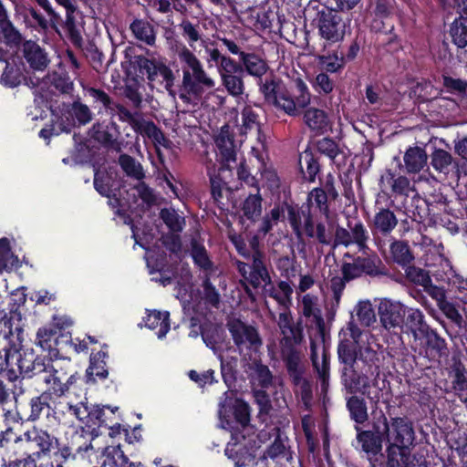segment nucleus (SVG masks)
I'll return each instance as SVG.
<instances>
[{
    "mask_svg": "<svg viewBox=\"0 0 467 467\" xmlns=\"http://www.w3.org/2000/svg\"><path fill=\"white\" fill-rule=\"evenodd\" d=\"M371 416V430L361 431L356 427L357 441L362 451L365 452L370 467H378V462L383 458V441L387 444L389 442L392 433L399 430L407 417H393L389 420L381 410H373Z\"/></svg>",
    "mask_w": 467,
    "mask_h": 467,
    "instance_id": "nucleus-3",
    "label": "nucleus"
},
{
    "mask_svg": "<svg viewBox=\"0 0 467 467\" xmlns=\"http://www.w3.org/2000/svg\"><path fill=\"white\" fill-rule=\"evenodd\" d=\"M302 314L306 317H312L318 327L319 335L317 339L310 338V356L316 372L321 381L322 390H326L329 377L328 354L325 349L322 326L324 320L321 310L318 307V298L316 296L306 294L301 300Z\"/></svg>",
    "mask_w": 467,
    "mask_h": 467,
    "instance_id": "nucleus-4",
    "label": "nucleus"
},
{
    "mask_svg": "<svg viewBox=\"0 0 467 467\" xmlns=\"http://www.w3.org/2000/svg\"><path fill=\"white\" fill-rule=\"evenodd\" d=\"M36 454L31 452H25L21 457L16 458H2L3 467H44L42 464L37 465Z\"/></svg>",
    "mask_w": 467,
    "mask_h": 467,
    "instance_id": "nucleus-53",
    "label": "nucleus"
},
{
    "mask_svg": "<svg viewBox=\"0 0 467 467\" xmlns=\"http://www.w3.org/2000/svg\"><path fill=\"white\" fill-rule=\"evenodd\" d=\"M263 294L265 296L274 298L282 307L288 308L291 304L293 288L286 281H280L275 287L271 280L269 284L264 285Z\"/></svg>",
    "mask_w": 467,
    "mask_h": 467,
    "instance_id": "nucleus-22",
    "label": "nucleus"
},
{
    "mask_svg": "<svg viewBox=\"0 0 467 467\" xmlns=\"http://www.w3.org/2000/svg\"><path fill=\"white\" fill-rule=\"evenodd\" d=\"M398 224L395 213L389 209H380L375 213L372 224V233H379L383 235L390 234Z\"/></svg>",
    "mask_w": 467,
    "mask_h": 467,
    "instance_id": "nucleus-24",
    "label": "nucleus"
},
{
    "mask_svg": "<svg viewBox=\"0 0 467 467\" xmlns=\"http://www.w3.org/2000/svg\"><path fill=\"white\" fill-rule=\"evenodd\" d=\"M160 216L164 222V223L169 227L171 231L173 233H178L182 231L183 226L185 224L184 218L179 215L175 210L164 208L161 209L160 213Z\"/></svg>",
    "mask_w": 467,
    "mask_h": 467,
    "instance_id": "nucleus-55",
    "label": "nucleus"
},
{
    "mask_svg": "<svg viewBox=\"0 0 467 467\" xmlns=\"http://www.w3.org/2000/svg\"><path fill=\"white\" fill-rule=\"evenodd\" d=\"M404 163L409 173H417L427 164V153L420 147H410L404 154Z\"/></svg>",
    "mask_w": 467,
    "mask_h": 467,
    "instance_id": "nucleus-29",
    "label": "nucleus"
},
{
    "mask_svg": "<svg viewBox=\"0 0 467 467\" xmlns=\"http://www.w3.org/2000/svg\"><path fill=\"white\" fill-rule=\"evenodd\" d=\"M218 416L222 429H233L234 420L245 427L250 420L249 407L242 400L235 399L232 392L226 391L219 402Z\"/></svg>",
    "mask_w": 467,
    "mask_h": 467,
    "instance_id": "nucleus-10",
    "label": "nucleus"
},
{
    "mask_svg": "<svg viewBox=\"0 0 467 467\" xmlns=\"http://www.w3.org/2000/svg\"><path fill=\"white\" fill-rule=\"evenodd\" d=\"M286 212L289 223L294 233L297 237H301L303 233L306 234L307 227L313 221L309 207L299 209L292 205H286Z\"/></svg>",
    "mask_w": 467,
    "mask_h": 467,
    "instance_id": "nucleus-18",
    "label": "nucleus"
},
{
    "mask_svg": "<svg viewBox=\"0 0 467 467\" xmlns=\"http://www.w3.org/2000/svg\"><path fill=\"white\" fill-rule=\"evenodd\" d=\"M277 326L284 338L294 344H300L303 338L301 331L294 326L293 317L288 308L279 313Z\"/></svg>",
    "mask_w": 467,
    "mask_h": 467,
    "instance_id": "nucleus-23",
    "label": "nucleus"
},
{
    "mask_svg": "<svg viewBox=\"0 0 467 467\" xmlns=\"http://www.w3.org/2000/svg\"><path fill=\"white\" fill-rule=\"evenodd\" d=\"M314 23L318 28L320 36L329 44L343 40L345 25L342 18L335 11L322 7L317 11Z\"/></svg>",
    "mask_w": 467,
    "mask_h": 467,
    "instance_id": "nucleus-12",
    "label": "nucleus"
},
{
    "mask_svg": "<svg viewBox=\"0 0 467 467\" xmlns=\"http://www.w3.org/2000/svg\"><path fill=\"white\" fill-rule=\"evenodd\" d=\"M421 340L425 341L427 350L426 352L433 358H441L447 356V345L443 338H441L434 330L429 328L421 335Z\"/></svg>",
    "mask_w": 467,
    "mask_h": 467,
    "instance_id": "nucleus-30",
    "label": "nucleus"
},
{
    "mask_svg": "<svg viewBox=\"0 0 467 467\" xmlns=\"http://www.w3.org/2000/svg\"><path fill=\"white\" fill-rule=\"evenodd\" d=\"M382 187H390L392 192L397 194L408 195L411 190L410 182L405 176H396L394 171L387 170L380 178Z\"/></svg>",
    "mask_w": 467,
    "mask_h": 467,
    "instance_id": "nucleus-27",
    "label": "nucleus"
},
{
    "mask_svg": "<svg viewBox=\"0 0 467 467\" xmlns=\"http://www.w3.org/2000/svg\"><path fill=\"white\" fill-rule=\"evenodd\" d=\"M358 325L350 320L339 332L338 359L344 364L341 380L349 393H361L378 403L380 387V354L378 344L368 341Z\"/></svg>",
    "mask_w": 467,
    "mask_h": 467,
    "instance_id": "nucleus-1",
    "label": "nucleus"
},
{
    "mask_svg": "<svg viewBox=\"0 0 467 467\" xmlns=\"http://www.w3.org/2000/svg\"><path fill=\"white\" fill-rule=\"evenodd\" d=\"M92 137L105 145H113L117 140V127L115 123L107 125L97 123L92 127Z\"/></svg>",
    "mask_w": 467,
    "mask_h": 467,
    "instance_id": "nucleus-35",
    "label": "nucleus"
},
{
    "mask_svg": "<svg viewBox=\"0 0 467 467\" xmlns=\"http://www.w3.org/2000/svg\"><path fill=\"white\" fill-rule=\"evenodd\" d=\"M103 460L109 467H125L129 463L128 457L119 446L107 447L103 452Z\"/></svg>",
    "mask_w": 467,
    "mask_h": 467,
    "instance_id": "nucleus-45",
    "label": "nucleus"
},
{
    "mask_svg": "<svg viewBox=\"0 0 467 467\" xmlns=\"http://www.w3.org/2000/svg\"><path fill=\"white\" fill-rule=\"evenodd\" d=\"M119 164L123 171L130 177L141 180L144 177L142 166L132 157L122 154L119 156Z\"/></svg>",
    "mask_w": 467,
    "mask_h": 467,
    "instance_id": "nucleus-57",
    "label": "nucleus"
},
{
    "mask_svg": "<svg viewBox=\"0 0 467 467\" xmlns=\"http://www.w3.org/2000/svg\"><path fill=\"white\" fill-rule=\"evenodd\" d=\"M44 361V358H35L33 353L20 352L19 377L38 379Z\"/></svg>",
    "mask_w": 467,
    "mask_h": 467,
    "instance_id": "nucleus-26",
    "label": "nucleus"
},
{
    "mask_svg": "<svg viewBox=\"0 0 467 467\" xmlns=\"http://www.w3.org/2000/svg\"><path fill=\"white\" fill-rule=\"evenodd\" d=\"M53 394H48V391L45 390L41 395L34 397L30 400V414L28 420L35 421L38 420L43 412L49 410L48 399Z\"/></svg>",
    "mask_w": 467,
    "mask_h": 467,
    "instance_id": "nucleus-44",
    "label": "nucleus"
},
{
    "mask_svg": "<svg viewBox=\"0 0 467 467\" xmlns=\"http://www.w3.org/2000/svg\"><path fill=\"white\" fill-rule=\"evenodd\" d=\"M170 313L167 311H151L150 312L144 319L145 326L150 329H157L159 328L157 334L158 338H163L168 331L170 330Z\"/></svg>",
    "mask_w": 467,
    "mask_h": 467,
    "instance_id": "nucleus-28",
    "label": "nucleus"
},
{
    "mask_svg": "<svg viewBox=\"0 0 467 467\" xmlns=\"http://www.w3.org/2000/svg\"><path fill=\"white\" fill-rule=\"evenodd\" d=\"M191 255L200 268L204 270L212 268L213 264L209 259L205 247L196 240H192L191 243Z\"/></svg>",
    "mask_w": 467,
    "mask_h": 467,
    "instance_id": "nucleus-54",
    "label": "nucleus"
},
{
    "mask_svg": "<svg viewBox=\"0 0 467 467\" xmlns=\"http://www.w3.org/2000/svg\"><path fill=\"white\" fill-rule=\"evenodd\" d=\"M42 8L47 13V18L44 17L35 9H31L30 15L33 19L42 29H47L49 27L57 28V26L62 20L60 15L54 10L50 2H47V4H46Z\"/></svg>",
    "mask_w": 467,
    "mask_h": 467,
    "instance_id": "nucleus-32",
    "label": "nucleus"
},
{
    "mask_svg": "<svg viewBox=\"0 0 467 467\" xmlns=\"http://www.w3.org/2000/svg\"><path fill=\"white\" fill-rule=\"evenodd\" d=\"M282 356L291 378L303 374L300 368V354L297 350L294 348H285L282 351Z\"/></svg>",
    "mask_w": 467,
    "mask_h": 467,
    "instance_id": "nucleus-47",
    "label": "nucleus"
},
{
    "mask_svg": "<svg viewBox=\"0 0 467 467\" xmlns=\"http://www.w3.org/2000/svg\"><path fill=\"white\" fill-rule=\"evenodd\" d=\"M243 74V68L236 61L234 66L226 67L219 73L222 85L229 95L240 97L244 93L245 86Z\"/></svg>",
    "mask_w": 467,
    "mask_h": 467,
    "instance_id": "nucleus-15",
    "label": "nucleus"
},
{
    "mask_svg": "<svg viewBox=\"0 0 467 467\" xmlns=\"http://www.w3.org/2000/svg\"><path fill=\"white\" fill-rule=\"evenodd\" d=\"M389 252L393 262L400 265H408L413 259L409 245L402 241L392 242L389 246Z\"/></svg>",
    "mask_w": 467,
    "mask_h": 467,
    "instance_id": "nucleus-41",
    "label": "nucleus"
},
{
    "mask_svg": "<svg viewBox=\"0 0 467 467\" xmlns=\"http://www.w3.org/2000/svg\"><path fill=\"white\" fill-rule=\"evenodd\" d=\"M15 444L19 450H36L31 453L40 459L58 447V439L46 430L33 427L16 437Z\"/></svg>",
    "mask_w": 467,
    "mask_h": 467,
    "instance_id": "nucleus-9",
    "label": "nucleus"
},
{
    "mask_svg": "<svg viewBox=\"0 0 467 467\" xmlns=\"http://www.w3.org/2000/svg\"><path fill=\"white\" fill-rule=\"evenodd\" d=\"M452 163L451 155L444 150H436L431 156L432 167L444 174H448Z\"/></svg>",
    "mask_w": 467,
    "mask_h": 467,
    "instance_id": "nucleus-56",
    "label": "nucleus"
},
{
    "mask_svg": "<svg viewBox=\"0 0 467 467\" xmlns=\"http://www.w3.org/2000/svg\"><path fill=\"white\" fill-rule=\"evenodd\" d=\"M387 445V463L383 465L382 459L378 462V467H408L410 459V447L415 441L413 423L408 418L394 431Z\"/></svg>",
    "mask_w": 467,
    "mask_h": 467,
    "instance_id": "nucleus-6",
    "label": "nucleus"
},
{
    "mask_svg": "<svg viewBox=\"0 0 467 467\" xmlns=\"http://www.w3.org/2000/svg\"><path fill=\"white\" fill-rule=\"evenodd\" d=\"M140 130L142 135L150 138L156 145L169 147L170 140L165 138L162 131L153 122L148 121L141 124Z\"/></svg>",
    "mask_w": 467,
    "mask_h": 467,
    "instance_id": "nucleus-51",
    "label": "nucleus"
},
{
    "mask_svg": "<svg viewBox=\"0 0 467 467\" xmlns=\"http://www.w3.org/2000/svg\"><path fill=\"white\" fill-rule=\"evenodd\" d=\"M404 322L416 342L421 341V335L430 328L424 321L423 313L419 309L407 308Z\"/></svg>",
    "mask_w": 467,
    "mask_h": 467,
    "instance_id": "nucleus-25",
    "label": "nucleus"
},
{
    "mask_svg": "<svg viewBox=\"0 0 467 467\" xmlns=\"http://www.w3.org/2000/svg\"><path fill=\"white\" fill-rule=\"evenodd\" d=\"M137 65L139 72L142 76H146L150 87H162L171 96H174L175 76L173 71L162 60L138 57Z\"/></svg>",
    "mask_w": 467,
    "mask_h": 467,
    "instance_id": "nucleus-8",
    "label": "nucleus"
},
{
    "mask_svg": "<svg viewBox=\"0 0 467 467\" xmlns=\"http://www.w3.org/2000/svg\"><path fill=\"white\" fill-rule=\"evenodd\" d=\"M20 351L14 348L1 350L0 375L9 381H15L19 378Z\"/></svg>",
    "mask_w": 467,
    "mask_h": 467,
    "instance_id": "nucleus-17",
    "label": "nucleus"
},
{
    "mask_svg": "<svg viewBox=\"0 0 467 467\" xmlns=\"http://www.w3.org/2000/svg\"><path fill=\"white\" fill-rule=\"evenodd\" d=\"M84 15L78 7L66 12L64 29L69 40L76 47H81L84 31Z\"/></svg>",
    "mask_w": 467,
    "mask_h": 467,
    "instance_id": "nucleus-16",
    "label": "nucleus"
},
{
    "mask_svg": "<svg viewBox=\"0 0 467 467\" xmlns=\"http://www.w3.org/2000/svg\"><path fill=\"white\" fill-rule=\"evenodd\" d=\"M218 154L222 161L225 162V166H229L230 162L236 161V147L234 139L229 131L228 126H223L215 139Z\"/></svg>",
    "mask_w": 467,
    "mask_h": 467,
    "instance_id": "nucleus-19",
    "label": "nucleus"
},
{
    "mask_svg": "<svg viewBox=\"0 0 467 467\" xmlns=\"http://www.w3.org/2000/svg\"><path fill=\"white\" fill-rule=\"evenodd\" d=\"M257 86L265 100L269 104H272L284 88L282 81L274 75L265 78L262 77L258 79Z\"/></svg>",
    "mask_w": 467,
    "mask_h": 467,
    "instance_id": "nucleus-31",
    "label": "nucleus"
},
{
    "mask_svg": "<svg viewBox=\"0 0 467 467\" xmlns=\"http://www.w3.org/2000/svg\"><path fill=\"white\" fill-rule=\"evenodd\" d=\"M179 27L182 37L189 45L187 47L181 44L176 49L182 73L179 98L183 103L195 106L206 92L215 88L216 81L205 71L201 60L190 49V47L193 48L198 41H202V45L205 43L202 37L200 25L183 19Z\"/></svg>",
    "mask_w": 467,
    "mask_h": 467,
    "instance_id": "nucleus-2",
    "label": "nucleus"
},
{
    "mask_svg": "<svg viewBox=\"0 0 467 467\" xmlns=\"http://www.w3.org/2000/svg\"><path fill=\"white\" fill-rule=\"evenodd\" d=\"M442 84L448 92L456 95L462 103L467 105V81L461 78L443 76Z\"/></svg>",
    "mask_w": 467,
    "mask_h": 467,
    "instance_id": "nucleus-40",
    "label": "nucleus"
},
{
    "mask_svg": "<svg viewBox=\"0 0 467 467\" xmlns=\"http://www.w3.org/2000/svg\"><path fill=\"white\" fill-rule=\"evenodd\" d=\"M316 206L319 212L328 217L327 195L322 188H314L307 196V207Z\"/></svg>",
    "mask_w": 467,
    "mask_h": 467,
    "instance_id": "nucleus-48",
    "label": "nucleus"
},
{
    "mask_svg": "<svg viewBox=\"0 0 467 467\" xmlns=\"http://www.w3.org/2000/svg\"><path fill=\"white\" fill-rule=\"evenodd\" d=\"M352 279H346L345 275L342 276H334L330 281V289L332 292V303H331V310L336 311L339 306L341 296L343 291L346 287V283L351 281Z\"/></svg>",
    "mask_w": 467,
    "mask_h": 467,
    "instance_id": "nucleus-60",
    "label": "nucleus"
},
{
    "mask_svg": "<svg viewBox=\"0 0 467 467\" xmlns=\"http://www.w3.org/2000/svg\"><path fill=\"white\" fill-rule=\"evenodd\" d=\"M228 329L240 352L249 349L256 350L262 346L259 333L253 326L234 319L228 323Z\"/></svg>",
    "mask_w": 467,
    "mask_h": 467,
    "instance_id": "nucleus-13",
    "label": "nucleus"
},
{
    "mask_svg": "<svg viewBox=\"0 0 467 467\" xmlns=\"http://www.w3.org/2000/svg\"><path fill=\"white\" fill-rule=\"evenodd\" d=\"M106 357L104 352H99L90 358V365L87 369L88 377L96 376L100 379H106L108 377V370L105 368V362L102 358Z\"/></svg>",
    "mask_w": 467,
    "mask_h": 467,
    "instance_id": "nucleus-63",
    "label": "nucleus"
},
{
    "mask_svg": "<svg viewBox=\"0 0 467 467\" xmlns=\"http://www.w3.org/2000/svg\"><path fill=\"white\" fill-rule=\"evenodd\" d=\"M147 266L149 268V273L153 275L155 273H160V277L154 276L151 278L154 282H159L162 285H168L171 283V278L170 276H163L161 275V271L166 266V262L164 258L157 259L154 258L151 254H147L145 256Z\"/></svg>",
    "mask_w": 467,
    "mask_h": 467,
    "instance_id": "nucleus-43",
    "label": "nucleus"
},
{
    "mask_svg": "<svg viewBox=\"0 0 467 467\" xmlns=\"http://www.w3.org/2000/svg\"><path fill=\"white\" fill-rule=\"evenodd\" d=\"M256 189H258L256 187ZM242 211L248 220L255 221L262 213V197L259 190L254 194H250L244 202Z\"/></svg>",
    "mask_w": 467,
    "mask_h": 467,
    "instance_id": "nucleus-38",
    "label": "nucleus"
},
{
    "mask_svg": "<svg viewBox=\"0 0 467 467\" xmlns=\"http://www.w3.org/2000/svg\"><path fill=\"white\" fill-rule=\"evenodd\" d=\"M18 265V259L11 251L7 238L0 239V270L11 269Z\"/></svg>",
    "mask_w": 467,
    "mask_h": 467,
    "instance_id": "nucleus-52",
    "label": "nucleus"
},
{
    "mask_svg": "<svg viewBox=\"0 0 467 467\" xmlns=\"http://www.w3.org/2000/svg\"><path fill=\"white\" fill-rule=\"evenodd\" d=\"M344 258L352 259V262H343L341 265V273L346 279L354 280L363 275L369 276L387 275V269L381 259L370 249L357 257L346 253Z\"/></svg>",
    "mask_w": 467,
    "mask_h": 467,
    "instance_id": "nucleus-7",
    "label": "nucleus"
},
{
    "mask_svg": "<svg viewBox=\"0 0 467 467\" xmlns=\"http://www.w3.org/2000/svg\"><path fill=\"white\" fill-rule=\"evenodd\" d=\"M79 378L70 359L45 358L37 380L46 385V390L48 391V394L61 398L68 392L70 387Z\"/></svg>",
    "mask_w": 467,
    "mask_h": 467,
    "instance_id": "nucleus-5",
    "label": "nucleus"
},
{
    "mask_svg": "<svg viewBox=\"0 0 467 467\" xmlns=\"http://www.w3.org/2000/svg\"><path fill=\"white\" fill-rule=\"evenodd\" d=\"M205 50V53L208 55L207 62H214L217 65L218 73L225 69L226 67L234 66L235 60L232 57L223 55L218 48L211 47L206 45H202Z\"/></svg>",
    "mask_w": 467,
    "mask_h": 467,
    "instance_id": "nucleus-49",
    "label": "nucleus"
},
{
    "mask_svg": "<svg viewBox=\"0 0 467 467\" xmlns=\"http://www.w3.org/2000/svg\"><path fill=\"white\" fill-rule=\"evenodd\" d=\"M296 98L284 87L271 105L288 116H297L300 110L310 104L311 94L307 85L301 79L295 80Z\"/></svg>",
    "mask_w": 467,
    "mask_h": 467,
    "instance_id": "nucleus-11",
    "label": "nucleus"
},
{
    "mask_svg": "<svg viewBox=\"0 0 467 467\" xmlns=\"http://www.w3.org/2000/svg\"><path fill=\"white\" fill-rule=\"evenodd\" d=\"M347 408L350 418L358 424H362L368 420V408L364 399L358 396H351L347 400Z\"/></svg>",
    "mask_w": 467,
    "mask_h": 467,
    "instance_id": "nucleus-34",
    "label": "nucleus"
},
{
    "mask_svg": "<svg viewBox=\"0 0 467 467\" xmlns=\"http://www.w3.org/2000/svg\"><path fill=\"white\" fill-rule=\"evenodd\" d=\"M356 315L361 325L371 326L376 321L372 305L368 301L359 302L356 306Z\"/></svg>",
    "mask_w": 467,
    "mask_h": 467,
    "instance_id": "nucleus-62",
    "label": "nucleus"
},
{
    "mask_svg": "<svg viewBox=\"0 0 467 467\" xmlns=\"http://www.w3.org/2000/svg\"><path fill=\"white\" fill-rule=\"evenodd\" d=\"M57 336V331L52 328H39L36 333V344L41 348L43 351L51 353L56 349Z\"/></svg>",
    "mask_w": 467,
    "mask_h": 467,
    "instance_id": "nucleus-42",
    "label": "nucleus"
},
{
    "mask_svg": "<svg viewBox=\"0 0 467 467\" xmlns=\"http://www.w3.org/2000/svg\"><path fill=\"white\" fill-rule=\"evenodd\" d=\"M242 131L248 132L256 130L260 140V126L258 122V114L251 108L245 107L242 111Z\"/></svg>",
    "mask_w": 467,
    "mask_h": 467,
    "instance_id": "nucleus-61",
    "label": "nucleus"
},
{
    "mask_svg": "<svg viewBox=\"0 0 467 467\" xmlns=\"http://www.w3.org/2000/svg\"><path fill=\"white\" fill-rule=\"evenodd\" d=\"M130 30L137 39L150 46L154 45L156 39L155 31L149 22L135 20L130 25Z\"/></svg>",
    "mask_w": 467,
    "mask_h": 467,
    "instance_id": "nucleus-37",
    "label": "nucleus"
},
{
    "mask_svg": "<svg viewBox=\"0 0 467 467\" xmlns=\"http://www.w3.org/2000/svg\"><path fill=\"white\" fill-rule=\"evenodd\" d=\"M246 280L254 287H264L272 280L267 268L251 269Z\"/></svg>",
    "mask_w": 467,
    "mask_h": 467,
    "instance_id": "nucleus-64",
    "label": "nucleus"
},
{
    "mask_svg": "<svg viewBox=\"0 0 467 467\" xmlns=\"http://www.w3.org/2000/svg\"><path fill=\"white\" fill-rule=\"evenodd\" d=\"M24 57L30 67L35 70H44L49 60L46 52L39 45L33 41H26L23 45Z\"/></svg>",
    "mask_w": 467,
    "mask_h": 467,
    "instance_id": "nucleus-21",
    "label": "nucleus"
},
{
    "mask_svg": "<svg viewBox=\"0 0 467 467\" xmlns=\"http://www.w3.org/2000/svg\"><path fill=\"white\" fill-rule=\"evenodd\" d=\"M407 307L400 302L383 300L379 306V314L387 329L400 327L404 323Z\"/></svg>",
    "mask_w": 467,
    "mask_h": 467,
    "instance_id": "nucleus-14",
    "label": "nucleus"
},
{
    "mask_svg": "<svg viewBox=\"0 0 467 467\" xmlns=\"http://www.w3.org/2000/svg\"><path fill=\"white\" fill-rule=\"evenodd\" d=\"M450 31L452 41L457 47H465L467 46V17L455 19Z\"/></svg>",
    "mask_w": 467,
    "mask_h": 467,
    "instance_id": "nucleus-46",
    "label": "nucleus"
},
{
    "mask_svg": "<svg viewBox=\"0 0 467 467\" xmlns=\"http://www.w3.org/2000/svg\"><path fill=\"white\" fill-rule=\"evenodd\" d=\"M348 227L350 229L352 244H356L361 253L369 251L368 246L369 234L363 223L361 221H358L355 223L348 222Z\"/></svg>",
    "mask_w": 467,
    "mask_h": 467,
    "instance_id": "nucleus-33",
    "label": "nucleus"
},
{
    "mask_svg": "<svg viewBox=\"0 0 467 467\" xmlns=\"http://www.w3.org/2000/svg\"><path fill=\"white\" fill-rule=\"evenodd\" d=\"M305 123L313 130L322 131L327 127L326 113L316 108H309L304 114Z\"/></svg>",
    "mask_w": 467,
    "mask_h": 467,
    "instance_id": "nucleus-39",
    "label": "nucleus"
},
{
    "mask_svg": "<svg viewBox=\"0 0 467 467\" xmlns=\"http://www.w3.org/2000/svg\"><path fill=\"white\" fill-rule=\"evenodd\" d=\"M306 234L310 238H317L322 244L329 245L332 244V234L323 223H317L314 225L312 221L311 224L307 227Z\"/></svg>",
    "mask_w": 467,
    "mask_h": 467,
    "instance_id": "nucleus-59",
    "label": "nucleus"
},
{
    "mask_svg": "<svg viewBox=\"0 0 467 467\" xmlns=\"http://www.w3.org/2000/svg\"><path fill=\"white\" fill-rule=\"evenodd\" d=\"M6 66L1 76L0 82L5 87L7 88H16L20 85L21 78H22V73L20 68L16 66L5 62Z\"/></svg>",
    "mask_w": 467,
    "mask_h": 467,
    "instance_id": "nucleus-58",
    "label": "nucleus"
},
{
    "mask_svg": "<svg viewBox=\"0 0 467 467\" xmlns=\"http://www.w3.org/2000/svg\"><path fill=\"white\" fill-rule=\"evenodd\" d=\"M318 63L327 72H339L345 66V57L338 56L337 52L331 55H320L317 57Z\"/></svg>",
    "mask_w": 467,
    "mask_h": 467,
    "instance_id": "nucleus-50",
    "label": "nucleus"
},
{
    "mask_svg": "<svg viewBox=\"0 0 467 467\" xmlns=\"http://www.w3.org/2000/svg\"><path fill=\"white\" fill-rule=\"evenodd\" d=\"M239 61L238 64L242 67L243 71L244 70L248 75L258 79L264 77L269 69L266 60L253 52H246Z\"/></svg>",
    "mask_w": 467,
    "mask_h": 467,
    "instance_id": "nucleus-20",
    "label": "nucleus"
},
{
    "mask_svg": "<svg viewBox=\"0 0 467 467\" xmlns=\"http://www.w3.org/2000/svg\"><path fill=\"white\" fill-rule=\"evenodd\" d=\"M296 394L300 398L306 409H310L313 400V389L311 382L303 374L292 378Z\"/></svg>",
    "mask_w": 467,
    "mask_h": 467,
    "instance_id": "nucleus-36",
    "label": "nucleus"
}]
</instances>
